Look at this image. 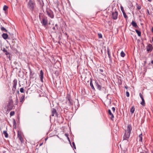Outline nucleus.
<instances>
[{
	"label": "nucleus",
	"instance_id": "obj_1",
	"mask_svg": "<svg viewBox=\"0 0 153 153\" xmlns=\"http://www.w3.org/2000/svg\"><path fill=\"white\" fill-rule=\"evenodd\" d=\"M132 129V127L131 125H128L127 126V130H125V132L123 137L124 140H126L129 137Z\"/></svg>",
	"mask_w": 153,
	"mask_h": 153
},
{
	"label": "nucleus",
	"instance_id": "obj_2",
	"mask_svg": "<svg viewBox=\"0 0 153 153\" xmlns=\"http://www.w3.org/2000/svg\"><path fill=\"white\" fill-rule=\"evenodd\" d=\"M39 20L40 21L42 26H44V27H46L48 25V23L47 17L44 15L41 16L40 14L39 15Z\"/></svg>",
	"mask_w": 153,
	"mask_h": 153
},
{
	"label": "nucleus",
	"instance_id": "obj_3",
	"mask_svg": "<svg viewBox=\"0 0 153 153\" xmlns=\"http://www.w3.org/2000/svg\"><path fill=\"white\" fill-rule=\"evenodd\" d=\"M27 6L28 8L32 11H33L36 6V4L35 1L34 0H29L27 4Z\"/></svg>",
	"mask_w": 153,
	"mask_h": 153
},
{
	"label": "nucleus",
	"instance_id": "obj_4",
	"mask_svg": "<svg viewBox=\"0 0 153 153\" xmlns=\"http://www.w3.org/2000/svg\"><path fill=\"white\" fill-rule=\"evenodd\" d=\"M66 99L67 100L66 104L69 106H72L73 105V102L70 94H68L67 95Z\"/></svg>",
	"mask_w": 153,
	"mask_h": 153
},
{
	"label": "nucleus",
	"instance_id": "obj_5",
	"mask_svg": "<svg viewBox=\"0 0 153 153\" xmlns=\"http://www.w3.org/2000/svg\"><path fill=\"white\" fill-rule=\"evenodd\" d=\"M146 49L148 52H150L152 51L153 48L151 44H149L146 47Z\"/></svg>",
	"mask_w": 153,
	"mask_h": 153
},
{
	"label": "nucleus",
	"instance_id": "obj_6",
	"mask_svg": "<svg viewBox=\"0 0 153 153\" xmlns=\"http://www.w3.org/2000/svg\"><path fill=\"white\" fill-rule=\"evenodd\" d=\"M94 84L95 86L97 87V89L100 91L101 90L102 86L97 80H95Z\"/></svg>",
	"mask_w": 153,
	"mask_h": 153
},
{
	"label": "nucleus",
	"instance_id": "obj_7",
	"mask_svg": "<svg viewBox=\"0 0 153 153\" xmlns=\"http://www.w3.org/2000/svg\"><path fill=\"white\" fill-rule=\"evenodd\" d=\"M118 13L117 11L115 12H113L112 13L111 18L114 20H116L117 18Z\"/></svg>",
	"mask_w": 153,
	"mask_h": 153
},
{
	"label": "nucleus",
	"instance_id": "obj_8",
	"mask_svg": "<svg viewBox=\"0 0 153 153\" xmlns=\"http://www.w3.org/2000/svg\"><path fill=\"white\" fill-rule=\"evenodd\" d=\"M51 111L52 114V116H54L55 115L57 117H58V114L56 109L53 108H52L51 110Z\"/></svg>",
	"mask_w": 153,
	"mask_h": 153
},
{
	"label": "nucleus",
	"instance_id": "obj_9",
	"mask_svg": "<svg viewBox=\"0 0 153 153\" xmlns=\"http://www.w3.org/2000/svg\"><path fill=\"white\" fill-rule=\"evenodd\" d=\"M47 13L48 16L51 18H53L54 17V15L52 11H47Z\"/></svg>",
	"mask_w": 153,
	"mask_h": 153
},
{
	"label": "nucleus",
	"instance_id": "obj_10",
	"mask_svg": "<svg viewBox=\"0 0 153 153\" xmlns=\"http://www.w3.org/2000/svg\"><path fill=\"white\" fill-rule=\"evenodd\" d=\"M13 103H8L7 106V110L8 111H10L13 109Z\"/></svg>",
	"mask_w": 153,
	"mask_h": 153
},
{
	"label": "nucleus",
	"instance_id": "obj_11",
	"mask_svg": "<svg viewBox=\"0 0 153 153\" xmlns=\"http://www.w3.org/2000/svg\"><path fill=\"white\" fill-rule=\"evenodd\" d=\"M43 74L44 73L41 70L40 71V80L42 82H43Z\"/></svg>",
	"mask_w": 153,
	"mask_h": 153
},
{
	"label": "nucleus",
	"instance_id": "obj_12",
	"mask_svg": "<svg viewBox=\"0 0 153 153\" xmlns=\"http://www.w3.org/2000/svg\"><path fill=\"white\" fill-rule=\"evenodd\" d=\"M17 136L21 142H22V140H23V139L22 137L21 133H20L19 131H18L17 132Z\"/></svg>",
	"mask_w": 153,
	"mask_h": 153
},
{
	"label": "nucleus",
	"instance_id": "obj_13",
	"mask_svg": "<svg viewBox=\"0 0 153 153\" xmlns=\"http://www.w3.org/2000/svg\"><path fill=\"white\" fill-rule=\"evenodd\" d=\"M90 85L91 88L94 91H95V89L94 87V85L92 83V79L91 78L90 79Z\"/></svg>",
	"mask_w": 153,
	"mask_h": 153
},
{
	"label": "nucleus",
	"instance_id": "obj_14",
	"mask_svg": "<svg viewBox=\"0 0 153 153\" xmlns=\"http://www.w3.org/2000/svg\"><path fill=\"white\" fill-rule=\"evenodd\" d=\"M131 25H132V26L134 27L135 28H137L138 27V26L137 25V24L133 20L132 22H131Z\"/></svg>",
	"mask_w": 153,
	"mask_h": 153
},
{
	"label": "nucleus",
	"instance_id": "obj_15",
	"mask_svg": "<svg viewBox=\"0 0 153 153\" xmlns=\"http://www.w3.org/2000/svg\"><path fill=\"white\" fill-rule=\"evenodd\" d=\"M5 53V54L7 56L10 57V53L7 52V51L4 48L2 50Z\"/></svg>",
	"mask_w": 153,
	"mask_h": 153
},
{
	"label": "nucleus",
	"instance_id": "obj_16",
	"mask_svg": "<svg viewBox=\"0 0 153 153\" xmlns=\"http://www.w3.org/2000/svg\"><path fill=\"white\" fill-rule=\"evenodd\" d=\"M17 84V80L16 79H15L13 81V87L14 88L16 89V86Z\"/></svg>",
	"mask_w": 153,
	"mask_h": 153
},
{
	"label": "nucleus",
	"instance_id": "obj_17",
	"mask_svg": "<svg viewBox=\"0 0 153 153\" xmlns=\"http://www.w3.org/2000/svg\"><path fill=\"white\" fill-rule=\"evenodd\" d=\"M2 36L3 38L4 39H6L8 38V35L6 33H3L2 34Z\"/></svg>",
	"mask_w": 153,
	"mask_h": 153
},
{
	"label": "nucleus",
	"instance_id": "obj_18",
	"mask_svg": "<svg viewBox=\"0 0 153 153\" xmlns=\"http://www.w3.org/2000/svg\"><path fill=\"white\" fill-rule=\"evenodd\" d=\"M107 52H108V56L109 58V60L111 62L112 60H111V55L110 52L109 50V49L108 48H107Z\"/></svg>",
	"mask_w": 153,
	"mask_h": 153
},
{
	"label": "nucleus",
	"instance_id": "obj_19",
	"mask_svg": "<svg viewBox=\"0 0 153 153\" xmlns=\"http://www.w3.org/2000/svg\"><path fill=\"white\" fill-rule=\"evenodd\" d=\"M108 112L110 116H111V119L112 120L113 118L114 117V116L113 114L111 113V111L110 109H108Z\"/></svg>",
	"mask_w": 153,
	"mask_h": 153
},
{
	"label": "nucleus",
	"instance_id": "obj_20",
	"mask_svg": "<svg viewBox=\"0 0 153 153\" xmlns=\"http://www.w3.org/2000/svg\"><path fill=\"white\" fill-rule=\"evenodd\" d=\"M58 29V25L57 24H55V26L52 28V29L55 31H56Z\"/></svg>",
	"mask_w": 153,
	"mask_h": 153
},
{
	"label": "nucleus",
	"instance_id": "obj_21",
	"mask_svg": "<svg viewBox=\"0 0 153 153\" xmlns=\"http://www.w3.org/2000/svg\"><path fill=\"white\" fill-rule=\"evenodd\" d=\"M29 69L30 74V78H33V76L34 74V72L30 68Z\"/></svg>",
	"mask_w": 153,
	"mask_h": 153
},
{
	"label": "nucleus",
	"instance_id": "obj_22",
	"mask_svg": "<svg viewBox=\"0 0 153 153\" xmlns=\"http://www.w3.org/2000/svg\"><path fill=\"white\" fill-rule=\"evenodd\" d=\"M139 141L140 142L142 141V134L141 133L138 136Z\"/></svg>",
	"mask_w": 153,
	"mask_h": 153
},
{
	"label": "nucleus",
	"instance_id": "obj_23",
	"mask_svg": "<svg viewBox=\"0 0 153 153\" xmlns=\"http://www.w3.org/2000/svg\"><path fill=\"white\" fill-rule=\"evenodd\" d=\"M134 111H135L134 106H132V107H131V108L130 109V111L131 113V114H132L134 113Z\"/></svg>",
	"mask_w": 153,
	"mask_h": 153
},
{
	"label": "nucleus",
	"instance_id": "obj_24",
	"mask_svg": "<svg viewBox=\"0 0 153 153\" xmlns=\"http://www.w3.org/2000/svg\"><path fill=\"white\" fill-rule=\"evenodd\" d=\"M0 28L1 30L2 31H4L5 32H7V30L2 25H1Z\"/></svg>",
	"mask_w": 153,
	"mask_h": 153
},
{
	"label": "nucleus",
	"instance_id": "obj_25",
	"mask_svg": "<svg viewBox=\"0 0 153 153\" xmlns=\"http://www.w3.org/2000/svg\"><path fill=\"white\" fill-rule=\"evenodd\" d=\"M13 128L15 129H16V122L14 119H13Z\"/></svg>",
	"mask_w": 153,
	"mask_h": 153
},
{
	"label": "nucleus",
	"instance_id": "obj_26",
	"mask_svg": "<svg viewBox=\"0 0 153 153\" xmlns=\"http://www.w3.org/2000/svg\"><path fill=\"white\" fill-rule=\"evenodd\" d=\"M25 96L24 95H23L21 97L20 99V102H23L25 100Z\"/></svg>",
	"mask_w": 153,
	"mask_h": 153
},
{
	"label": "nucleus",
	"instance_id": "obj_27",
	"mask_svg": "<svg viewBox=\"0 0 153 153\" xmlns=\"http://www.w3.org/2000/svg\"><path fill=\"white\" fill-rule=\"evenodd\" d=\"M135 30L136 33H137L138 36H140L141 35V32L137 29H136Z\"/></svg>",
	"mask_w": 153,
	"mask_h": 153
},
{
	"label": "nucleus",
	"instance_id": "obj_28",
	"mask_svg": "<svg viewBox=\"0 0 153 153\" xmlns=\"http://www.w3.org/2000/svg\"><path fill=\"white\" fill-rule=\"evenodd\" d=\"M3 134L4 135L5 137L6 138H7L8 137V134L7 133V132L6 131H4L3 132Z\"/></svg>",
	"mask_w": 153,
	"mask_h": 153
},
{
	"label": "nucleus",
	"instance_id": "obj_29",
	"mask_svg": "<svg viewBox=\"0 0 153 153\" xmlns=\"http://www.w3.org/2000/svg\"><path fill=\"white\" fill-rule=\"evenodd\" d=\"M142 101L141 102V104L143 106L145 105V102L144 99H142Z\"/></svg>",
	"mask_w": 153,
	"mask_h": 153
},
{
	"label": "nucleus",
	"instance_id": "obj_30",
	"mask_svg": "<svg viewBox=\"0 0 153 153\" xmlns=\"http://www.w3.org/2000/svg\"><path fill=\"white\" fill-rule=\"evenodd\" d=\"M125 55V53L122 51L120 53V56L122 57H124Z\"/></svg>",
	"mask_w": 153,
	"mask_h": 153
},
{
	"label": "nucleus",
	"instance_id": "obj_31",
	"mask_svg": "<svg viewBox=\"0 0 153 153\" xmlns=\"http://www.w3.org/2000/svg\"><path fill=\"white\" fill-rule=\"evenodd\" d=\"M8 7L6 5H4L3 8V10L6 11L8 9Z\"/></svg>",
	"mask_w": 153,
	"mask_h": 153
},
{
	"label": "nucleus",
	"instance_id": "obj_32",
	"mask_svg": "<svg viewBox=\"0 0 153 153\" xmlns=\"http://www.w3.org/2000/svg\"><path fill=\"white\" fill-rule=\"evenodd\" d=\"M123 13L124 17L126 19H127L128 18V17L126 15L125 12H123Z\"/></svg>",
	"mask_w": 153,
	"mask_h": 153
},
{
	"label": "nucleus",
	"instance_id": "obj_33",
	"mask_svg": "<svg viewBox=\"0 0 153 153\" xmlns=\"http://www.w3.org/2000/svg\"><path fill=\"white\" fill-rule=\"evenodd\" d=\"M20 91L22 93H24V88H21L20 89Z\"/></svg>",
	"mask_w": 153,
	"mask_h": 153
},
{
	"label": "nucleus",
	"instance_id": "obj_34",
	"mask_svg": "<svg viewBox=\"0 0 153 153\" xmlns=\"http://www.w3.org/2000/svg\"><path fill=\"white\" fill-rule=\"evenodd\" d=\"M8 103L13 104V101L11 99V98L10 99H9Z\"/></svg>",
	"mask_w": 153,
	"mask_h": 153
},
{
	"label": "nucleus",
	"instance_id": "obj_35",
	"mask_svg": "<svg viewBox=\"0 0 153 153\" xmlns=\"http://www.w3.org/2000/svg\"><path fill=\"white\" fill-rule=\"evenodd\" d=\"M15 114V112L14 111H11L10 113V116H13Z\"/></svg>",
	"mask_w": 153,
	"mask_h": 153
},
{
	"label": "nucleus",
	"instance_id": "obj_36",
	"mask_svg": "<svg viewBox=\"0 0 153 153\" xmlns=\"http://www.w3.org/2000/svg\"><path fill=\"white\" fill-rule=\"evenodd\" d=\"M98 38L99 39L102 38V35L101 33H98Z\"/></svg>",
	"mask_w": 153,
	"mask_h": 153
},
{
	"label": "nucleus",
	"instance_id": "obj_37",
	"mask_svg": "<svg viewBox=\"0 0 153 153\" xmlns=\"http://www.w3.org/2000/svg\"><path fill=\"white\" fill-rule=\"evenodd\" d=\"M18 98H17V96H16V102H15V103H16V105H17L18 103Z\"/></svg>",
	"mask_w": 153,
	"mask_h": 153
},
{
	"label": "nucleus",
	"instance_id": "obj_38",
	"mask_svg": "<svg viewBox=\"0 0 153 153\" xmlns=\"http://www.w3.org/2000/svg\"><path fill=\"white\" fill-rule=\"evenodd\" d=\"M72 144L73 145V147L75 149H76V146H75V145L74 142H73L72 143Z\"/></svg>",
	"mask_w": 153,
	"mask_h": 153
},
{
	"label": "nucleus",
	"instance_id": "obj_39",
	"mask_svg": "<svg viewBox=\"0 0 153 153\" xmlns=\"http://www.w3.org/2000/svg\"><path fill=\"white\" fill-rule=\"evenodd\" d=\"M108 100H106V102H107ZM108 101H108V105L111 104V99H109Z\"/></svg>",
	"mask_w": 153,
	"mask_h": 153
},
{
	"label": "nucleus",
	"instance_id": "obj_40",
	"mask_svg": "<svg viewBox=\"0 0 153 153\" xmlns=\"http://www.w3.org/2000/svg\"><path fill=\"white\" fill-rule=\"evenodd\" d=\"M139 96H140V97L141 98L142 100L144 99V98H143L142 94H141V93H139Z\"/></svg>",
	"mask_w": 153,
	"mask_h": 153
},
{
	"label": "nucleus",
	"instance_id": "obj_41",
	"mask_svg": "<svg viewBox=\"0 0 153 153\" xmlns=\"http://www.w3.org/2000/svg\"><path fill=\"white\" fill-rule=\"evenodd\" d=\"M120 8H121V10L122 13H123V12H125L123 7L122 6H121Z\"/></svg>",
	"mask_w": 153,
	"mask_h": 153
},
{
	"label": "nucleus",
	"instance_id": "obj_42",
	"mask_svg": "<svg viewBox=\"0 0 153 153\" xmlns=\"http://www.w3.org/2000/svg\"><path fill=\"white\" fill-rule=\"evenodd\" d=\"M126 95L127 97H129V93L128 91H126Z\"/></svg>",
	"mask_w": 153,
	"mask_h": 153
},
{
	"label": "nucleus",
	"instance_id": "obj_43",
	"mask_svg": "<svg viewBox=\"0 0 153 153\" xmlns=\"http://www.w3.org/2000/svg\"><path fill=\"white\" fill-rule=\"evenodd\" d=\"M137 8L138 10H140L141 8V6L139 5H137Z\"/></svg>",
	"mask_w": 153,
	"mask_h": 153
},
{
	"label": "nucleus",
	"instance_id": "obj_44",
	"mask_svg": "<svg viewBox=\"0 0 153 153\" xmlns=\"http://www.w3.org/2000/svg\"><path fill=\"white\" fill-rule=\"evenodd\" d=\"M140 152L142 153H147L148 152L146 151H143L142 152Z\"/></svg>",
	"mask_w": 153,
	"mask_h": 153
},
{
	"label": "nucleus",
	"instance_id": "obj_45",
	"mask_svg": "<svg viewBox=\"0 0 153 153\" xmlns=\"http://www.w3.org/2000/svg\"><path fill=\"white\" fill-rule=\"evenodd\" d=\"M112 111H113L114 112V111H115V108L114 107H113L112 108Z\"/></svg>",
	"mask_w": 153,
	"mask_h": 153
},
{
	"label": "nucleus",
	"instance_id": "obj_46",
	"mask_svg": "<svg viewBox=\"0 0 153 153\" xmlns=\"http://www.w3.org/2000/svg\"><path fill=\"white\" fill-rule=\"evenodd\" d=\"M67 139H68V141L70 142V143L71 146V142L70 141V140L69 138L68 137V136H67Z\"/></svg>",
	"mask_w": 153,
	"mask_h": 153
},
{
	"label": "nucleus",
	"instance_id": "obj_47",
	"mask_svg": "<svg viewBox=\"0 0 153 153\" xmlns=\"http://www.w3.org/2000/svg\"><path fill=\"white\" fill-rule=\"evenodd\" d=\"M99 71H100L101 72H102L103 71V70L102 69H99Z\"/></svg>",
	"mask_w": 153,
	"mask_h": 153
},
{
	"label": "nucleus",
	"instance_id": "obj_48",
	"mask_svg": "<svg viewBox=\"0 0 153 153\" xmlns=\"http://www.w3.org/2000/svg\"><path fill=\"white\" fill-rule=\"evenodd\" d=\"M40 4L41 5V6H43L44 5V3H43V1H42V4H41V3H40Z\"/></svg>",
	"mask_w": 153,
	"mask_h": 153
},
{
	"label": "nucleus",
	"instance_id": "obj_49",
	"mask_svg": "<svg viewBox=\"0 0 153 153\" xmlns=\"http://www.w3.org/2000/svg\"><path fill=\"white\" fill-rule=\"evenodd\" d=\"M16 89H15V88H13L12 89V91H13L14 92L15 91V90H16Z\"/></svg>",
	"mask_w": 153,
	"mask_h": 153
},
{
	"label": "nucleus",
	"instance_id": "obj_50",
	"mask_svg": "<svg viewBox=\"0 0 153 153\" xmlns=\"http://www.w3.org/2000/svg\"><path fill=\"white\" fill-rule=\"evenodd\" d=\"M65 136H66L67 137V136H68V134H65Z\"/></svg>",
	"mask_w": 153,
	"mask_h": 153
},
{
	"label": "nucleus",
	"instance_id": "obj_51",
	"mask_svg": "<svg viewBox=\"0 0 153 153\" xmlns=\"http://www.w3.org/2000/svg\"><path fill=\"white\" fill-rule=\"evenodd\" d=\"M147 13H148V14L149 15L150 14H149V11L148 10H147Z\"/></svg>",
	"mask_w": 153,
	"mask_h": 153
},
{
	"label": "nucleus",
	"instance_id": "obj_52",
	"mask_svg": "<svg viewBox=\"0 0 153 153\" xmlns=\"http://www.w3.org/2000/svg\"><path fill=\"white\" fill-rule=\"evenodd\" d=\"M152 32L153 33V27L152 28Z\"/></svg>",
	"mask_w": 153,
	"mask_h": 153
},
{
	"label": "nucleus",
	"instance_id": "obj_53",
	"mask_svg": "<svg viewBox=\"0 0 153 153\" xmlns=\"http://www.w3.org/2000/svg\"><path fill=\"white\" fill-rule=\"evenodd\" d=\"M42 144H43L42 143H40V144H39V146H41V145H42Z\"/></svg>",
	"mask_w": 153,
	"mask_h": 153
},
{
	"label": "nucleus",
	"instance_id": "obj_54",
	"mask_svg": "<svg viewBox=\"0 0 153 153\" xmlns=\"http://www.w3.org/2000/svg\"><path fill=\"white\" fill-rule=\"evenodd\" d=\"M148 1H149V2H151V1H152V0H148Z\"/></svg>",
	"mask_w": 153,
	"mask_h": 153
},
{
	"label": "nucleus",
	"instance_id": "obj_55",
	"mask_svg": "<svg viewBox=\"0 0 153 153\" xmlns=\"http://www.w3.org/2000/svg\"><path fill=\"white\" fill-rule=\"evenodd\" d=\"M17 93H18V94H19V90H18V91H17Z\"/></svg>",
	"mask_w": 153,
	"mask_h": 153
},
{
	"label": "nucleus",
	"instance_id": "obj_56",
	"mask_svg": "<svg viewBox=\"0 0 153 153\" xmlns=\"http://www.w3.org/2000/svg\"><path fill=\"white\" fill-rule=\"evenodd\" d=\"M125 88H127V87L125 86Z\"/></svg>",
	"mask_w": 153,
	"mask_h": 153
},
{
	"label": "nucleus",
	"instance_id": "obj_57",
	"mask_svg": "<svg viewBox=\"0 0 153 153\" xmlns=\"http://www.w3.org/2000/svg\"><path fill=\"white\" fill-rule=\"evenodd\" d=\"M47 138H45V140H47Z\"/></svg>",
	"mask_w": 153,
	"mask_h": 153
},
{
	"label": "nucleus",
	"instance_id": "obj_58",
	"mask_svg": "<svg viewBox=\"0 0 153 153\" xmlns=\"http://www.w3.org/2000/svg\"><path fill=\"white\" fill-rule=\"evenodd\" d=\"M102 88H104V89H105V88L104 87H102Z\"/></svg>",
	"mask_w": 153,
	"mask_h": 153
},
{
	"label": "nucleus",
	"instance_id": "obj_59",
	"mask_svg": "<svg viewBox=\"0 0 153 153\" xmlns=\"http://www.w3.org/2000/svg\"><path fill=\"white\" fill-rule=\"evenodd\" d=\"M19 86H21V85L20 84H19Z\"/></svg>",
	"mask_w": 153,
	"mask_h": 153
},
{
	"label": "nucleus",
	"instance_id": "obj_60",
	"mask_svg": "<svg viewBox=\"0 0 153 153\" xmlns=\"http://www.w3.org/2000/svg\"><path fill=\"white\" fill-rule=\"evenodd\" d=\"M26 92H27V91Z\"/></svg>",
	"mask_w": 153,
	"mask_h": 153
},
{
	"label": "nucleus",
	"instance_id": "obj_61",
	"mask_svg": "<svg viewBox=\"0 0 153 153\" xmlns=\"http://www.w3.org/2000/svg\"><path fill=\"white\" fill-rule=\"evenodd\" d=\"M152 78H153V76H152Z\"/></svg>",
	"mask_w": 153,
	"mask_h": 153
}]
</instances>
